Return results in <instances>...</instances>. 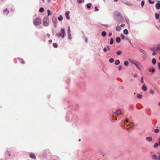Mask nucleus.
Here are the masks:
<instances>
[{
  "mask_svg": "<svg viewBox=\"0 0 160 160\" xmlns=\"http://www.w3.org/2000/svg\"><path fill=\"white\" fill-rule=\"evenodd\" d=\"M141 82L142 83H144V82L143 81V77H141Z\"/></svg>",
  "mask_w": 160,
  "mask_h": 160,
  "instance_id": "nucleus-37",
  "label": "nucleus"
},
{
  "mask_svg": "<svg viewBox=\"0 0 160 160\" xmlns=\"http://www.w3.org/2000/svg\"><path fill=\"white\" fill-rule=\"evenodd\" d=\"M20 62L22 64L24 63V62L23 60L22 59L21 60V61H20Z\"/></svg>",
  "mask_w": 160,
  "mask_h": 160,
  "instance_id": "nucleus-47",
  "label": "nucleus"
},
{
  "mask_svg": "<svg viewBox=\"0 0 160 160\" xmlns=\"http://www.w3.org/2000/svg\"><path fill=\"white\" fill-rule=\"evenodd\" d=\"M155 50L156 51H160V44H158L157 45V46L156 47V48Z\"/></svg>",
  "mask_w": 160,
  "mask_h": 160,
  "instance_id": "nucleus-17",
  "label": "nucleus"
},
{
  "mask_svg": "<svg viewBox=\"0 0 160 160\" xmlns=\"http://www.w3.org/2000/svg\"><path fill=\"white\" fill-rule=\"evenodd\" d=\"M65 35V30L64 28H62L61 30V32L58 33L56 34V35L58 37L61 36L62 37V38H63L64 36Z\"/></svg>",
  "mask_w": 160,
  "mask_h": 160,
  "instance_id": "nucleus-1",
  "label": "nucleus"
},
{
  "mask_svg": "<svg viewBox=\"0 0 160 160\" xmlns=\"http://www.w3.org/2000/svg\"><path fill=\"white\" fill-rule=\"evenodd\" d=\"M68 34L69 36L70 35V32H69V33H68Z\"/></svg>",
  "mask_w": 160,
  "mask_h": 160,
  "instance_id": "nucleus-64",
  "label": "nucleus"
},
{
  "mask_svg": "<svg viewBox=\"0 0 160 160\" xmlns=\"http://www.w3.org/2000/svg\"><path fill=\"white\" fill-rule=\"evenodd\" d=\"M53 46L55 48H57L58 46V44L56 43H53Z\"/></svg>",
  "mask_w": 160,
  "mask_h": 160,
  "instance_id": "nucleus-33",
  "label": "nucleus"
},
{
  "mask_svg": "<svg viewBox=\"0 0 160 160\" xmlns=\"http://www.w3.org/2000/svg\"><path fill=\"white\" fill-rule=\"evenodd\" d=\"M150 93L152 94H153L154 93V91L152 89L150 90Z\"/></svg>",
  "mask_w": 160,
  "mask_h": 160,
  "instance_id": "nucleus-36",
  "label": "nucleus"
},
{
  "mask_svg": "<svg viewBox=\"0 0 160 160\" xmlns=\"http://www.w3.org/2000/svg\"><path fill=\"white\" fill-rule=\"evenodd\" d=\"M158 105L160 106V102H159L158 103Z\"/></svg>",
  "mask_w": 160,
  "mask_h": 160,
  "instance_id": "nucleus-58",
  "label": "nucleus"
},
{
  "mask_svg": "<svg viewBox=\"0 0 160 160\" xmlns=\"http://www.w3.org/2000/svg\"><path fill=\"white\" fill-rule=\"evenodd\" d=\"M113 43V40L112 38H111L110 39V44H112Z\"/></svg>",
  "mask_w": 160,
  "mask_h": 160,
  "instance_id": "nucleus-26",
  "label": "nucleus"
},
{
  "mask_svg": "<svg viewBox=\"0 0 160 160\" xmlns=\"http://www.w3.org/2000/svg\"><path fill=\"white\" fill-rule=\"evenodd\" d=\"M117 117H115V120H117Z\"/></svg>",
  "mask_w": 160,
  "mask_h": 160,
  "instance_id": "nucleus-63",
  "label": "nucleus"
},
{
  "mask_svg": "<svg viewBox=\"0 0 160 160\" xmlns=\"http://www.w3.org/2000/svg\"><path fill=\"white\" fill-rule=\"evenodd\" d=\"M120 62L119 60H116L115 62V64L116 65H118L120 64Z\"/></svg>",
  "mask_w": 160,
  "mask_h": 160,
  "instance_id": "nucleus-19",
  "label": "nucleus"
},
{
  "mask_svg": "<svg viewBox=\"0 0 160 160\" xmlns=\"http://www.w3.org/2000/svg\"><path fill=\"white\" fill-rule=\"evenodd\" d=\"M128 62L127 61H125L124 62V64L126 66H128Z\"/></svg>",
  "mask_w": 160,
  "mask_h": 160,
  "instance_id": "nucleus-29",
  "label": "nucleus"
},
{
  "mask_svg": "<svg viewBox=\"0 0 160 160\" xmlns=\"http://www.w3.org/2000/svg\"><path fill=\"white\" fill-rule=\"evenodd\" d=\"M128 119H127L126 120V122H128Z\"/></svg>",
  "mask_w": 160,
  "mask_h": 160,
  "instance_id": "nucleus-62",
  "label": "nucleus"
},
{
  "mask_svg": "<svg viewBox=\"0 0 160 160\" xmlns=\"http://www.w3.org/2000/svg\"><path fill=\"white\" fill-rule=\"evenodd\" d=\"M116 30L117 31H120L121 30V28L120 26H117L116 27Z\"/></svg>",
  "mask_w": 160,
  "mask_h": 160,
  "instance_id": "nucleus-16",
  "label": "nucleus"
},
{
  "mask_svg": "<svg viewBox=\"0 0 160 160\" xmlns=\"http://www.w3.org/2000/svg\"><path fill=\"white\" fill-rule=\"evenodd\" d=\"M122 53V52L121 51H118L116 52V54L118 55H120Z\"/></svg>",
  "mask_w": 160,
  "mask_h": 160,
  "instance_id": "nucleus-25",
  "label": "nucleus"
},
{
  "mask_svg": "<svg viewBox=\"0 0 160 160\" xmlns=\"http://www.w3.org/2000/svg\"><path fill=\"white\" fill-rule=\"evenodd\" d=\"M106 48H107V50H109L110 49V48L108 46H107Z\"/></svg>",
  "mask_w": 160,
  "mask_h": 160,
  "instance_id": "nucleus-53",
  "label": "nucleus"
},
{
  "mask_svg": "<svg viewBox=\"0 0 160 160\" xmlns=\"http://www.w3.org/2000/svg\"><path fill=\"white\" fill-rule=\"evenodd\" d=\"M7 152V154L8 155V156H10L11 154H10L9 152Z\"/></svg>",
  "mask_w": 160,
  "mask_h": 160,
  "instance_id": "nucleus-54",
  "label": "nucleus"
},
{
  "mask_svg": "<svg viewBox=\"0 0 160 160\" xmlns=\"http://www.w3.org/2000/svg\"><path fill=\"white\" fill-rule=\"evenodd\" d=\"M140 51L144 54L146 53V52L142 49H140Z\"/></svg>",
  "mask_w": 160,
  "mask_h": 160,
  "instance_id": "nucleus-42",
  "label": "nucleus"
},
{
  "mask_svg": "<svg viewBox=\"0 0 160 160\" xmlns=\"http://www.w3.org/2000/svg\"><path fill=\"white\" fill-rule=\"evenodd\" d=\"M148 2L149 3L152 4H153L154 2V1H152L151 0H148Z\"/></svg>",
  "mask_w": 160,
  "mask_h": 160,
  "instance_id": "nucleus-35",
  "label": "nucleus"
},
{
  "mask_svg": "<svg viewBox=\"0 0 160 160\" xmlns=\"http://www.w3.org/2000/svg\"><path fill=\"white\" fill-rule=\"evenodd\" d=\"M124 33L125 34H127L128 33V31L126 29H124L123 31Z\"/></svg>",
  "mask_w": 160,
  "mask_h": 160,
  "instance_id": "nucleus-24",
  "label": "nucleus"
},
{
  "mask_svg": "<svg viewBox=\"0 0 160 160\" xmlns=\"http://www.w3.org/2000/svg\"><path fill=\"white\" fill-rule=\"evenodd\" d=\"M122 66H119L118 67V70L119 71L121 70L122 69Z\"/></svg>",
  "mask_w": 160,
  "mask_h": 160,
  "instance_id": "nucleus-39",
  "label": "nucleus"
},
{
  "mask_svg": "<svg viewBox=\"0 0 160 160\" xmlns=\"http://www.w3.org/2000/svg\"><path fill=\"white\" fill-rule=\"evenodd\" d=\"M85 41L86 42H87V39H86V40H85Z\"/></svg>",
  "mask_w": 160,
  "mask_h": 160,
  "instance_id": "nucleus-61",
  "label": "nucleus"
},
{
  "mask_svg": "<svg viewBox=\"0 0 160 160\" xmlns=\"http://www.w3.org/2000/svg\"><path fill=\"white\" fill-rule=\"evenodd\" d=\"M41 19L39 18H37L33 21V23L35 25H38L41 23Z\"/></svg>",
  "mask_w": 160,
  "mask_h": 160,
  "instance_id": "nucleus-2",
  "label": "nucleus"
},
{
  "mask_svg": "<svg viewBox=\"0 0 160 160\" xmlns=\"http://www.w3.org/2000/svg\"><path fill=\"white\" fill-rule=\"evenodd\" d=\"M158 143H159V145L160 146V140L158 142Z\"/></svg>",
  "mask_w": 160,
  "mask_h": 160,
  "instance_id": "nucleus-60",
  "label": "nucleus"
},
{
  "mask_svg": "<svg viewBox=\"0 0 160 160\" xmlns=\"http://www.w3.org/2000/svg\"><path fill=\"white\" fill-rule=\"evenodd\" d=\"M47 12H48V16L50 15L51 14H50V10H47Z\"/></svg>",
  "mask_w": 160,
  "mask_h": 160,
  "instance_id": "nucleus-41",
  "label": "nucleus"
},
{
  "mask_svg": "<svg viewBox=\"0 0 160 160\" xmlns=\"http://www.w3.org/2000/svg\"><path fill=\"white\" fill-rule=\"evenodd\" d=\"M155 16L156 19H158L159 18V15L158 13H156L155 14Z\"/></svg>",
  "mask_w": 160,
  "mask_h": 160,
  "instance_id": "nucleus-22",
  "label": "nucleus"
},
{
  "mask_svg": "<svg viewBox=\"0 0 160 160\" xmlns=\"http://www.w3.org/2000/svg\"><path fill=\"white\" fill-rule=\"evenodd\" d=\"M112 35V33L111 32H109L108 34V36L109 37L111 36Z\"/></svg>",
  "mask_w": 160,
  "mask_h": 160,
  "instance_id": "nucleus-48",
  "label": "nucleus"
},
{
  "mask_svg": "<svg viewBox=\"0 0 160 160\" xmlns=\"http://www.w3.org/2000/svg\"><path fill=\"white\" fill-rule=\"evenodd\" d=\"M116 41L117 43L120 42L121 41V39L119 37H117L116 38Z\"/></svg>",
  "mask_w": 160,
  "mask_h": 160,
  "instance_id": "nucleus-15",
  "label": "nucleus"
},
{
  "mask_svg": "<svg viewBox=\"0 0 160 160\" xmlns=\"http://www.w3.org/2000/svg\"><path fill=\"white\" fill-rule=\"evenodd\" d=\"M95 11H98L99 10V9H98V7L96 6L95 7Z\"/></svg>",
  "mask_w": 160,
  "mask_h": 160,
  "instance_id": "nucleus-44",
  "label": "nucleus"
},
{
  "mask_svg": "<svg viewBox=\"0 0 160 160\" xmlns=\"http://www.w3.org/2000/svg\"><path fill=\"white\" fill-rule=\"evenodd\" d=\"M47 36L49 38L50 36V35L48 34V33L47 34Z\"/></svg>",
  "mask_w": 160,
  "mask_h": 160,
  "instance_id": "nucleus-52",
  "label": "nucleus"
},
{
  "mask_svg": "<svg viewBox=\"0 0 160 160\" xmlns=\"http://www.w3.org/2000/svg\"><path fill=\"white\" fill-rule=\"evenodd\" d=\"M135 65L139 69L141 70V66L140 64H135Z\"/></svg>",
  "mask_w": 160,
  "mask_h": 160,
  "instance_id": "nucleus-13",
  "label": "nucleus"
},
{
  "mask_svg": "<svg viewBox=\"0 0 160 160\" xmlns=\"http://www.w3.org/2000/svg\"><path fill=\"white\" fill-rule=\"evenodd\" d=\"M152 158L154 160H160V152H158L156 154L152 155Z\"/></svg>",
  "mask_w": 160,
  "mask_h": 160,
  "instance_id": "nucleus-4",
  "label": "nucleus"
},
{
  "mask_svg": "<svg viewBox=\"0 0 160 160\" xmlns=\"http://www.w3.org/2000/svg\"><path fill=\"white\" fill-rule=\"evenodd\" d=\"M114 14L115 16V19L117 21H118V18H122V15L121 13L117 11L115 12Z\"/></svg>",
  "mask_w": 160,
  "mask_h": 160,
  "instance_id": "nucleus-5",
  "label": "nucleus"
},
{
  "mask_svg": "<svg viewBox=\"0 0 160 160\" xmlns=\"http://www.w3.org/2000/svg\"><path fill=\"white\" fill-rule=\"evenodd\" d=\"M144 4V1L143 0L141 2V6H142V7L143 6Z\"/></svg>",
  "mask_w": 160,
  "mask_h": 160,
  "instance_id": "nucleus-38",
  "label": "nucleus"
},
{
  "mask_svg": "<svg viewBox=\"0 0 160 160\" xmlns=\"http://www.w3.org/2000/svg\"><path fill=\"white\" fill-rule=\"evenodd\" d=\"M82 0H77V2L78 3H82Z\"/></svg>",
  "mask_w": 160,
  "mask_h": 160,
  "instance_id": "nucleus-45",
  "label": "nucleus"
},
{
  "mask_svg": "<svg viewBox=\"0 0 160 160\" xmlns=\"http://www.w3.org/2000/svg\"><path fill=\"white\" fill-rule=\"evenodd\" d=\"M114 59L113 58H110L109 59V61L111 63H112L114 62Z\"/></svg>",
  "mask_w": 160,
  "mask_h": 160,
  "instance_id": "nucleus-27",
  "label": "nucleus"
},
{
  "mask_svg": "<svg viewBox=\"0 0 160 160\" xmlns=\"http://www.w3.org/2000/svg\"><path fill=\"white\" fill-rule=\"evenodd\" d=\"M152 63L154 65H155L156 64V59L155 58H153L152 59Z\"/></svg>",
  "mask_w": 160,
  "mask_h": 160,
  "instance_id": "nucleus-21",
  "label": "nucleus"
},
{
  "mask_svg": "<svg viewBox=\"0 0 160 160\" xmlns=\"http://www.w3.org/2000/svg\"><path fill=\"white\" fill-rule=\"evenodd\" d=\"M69 11H67L65 12V15L66 18L67 19L69 20L70 19V17L69 16Z\"/></svg>",
  "mask_w": 160,
  "mask_h": 160,
  "instance_id": "nucleus-8",
  "label": "nucleus"
},
{
  "mask_svg": "<svg viewBox=\"0 0 160 160\" xmlns=\"http://www.w3.org/2000/svg\"><path fill=\"white\" fill-rule=\"evenodd\" d=\"M131 62L132 63H133V64H134V65H135V64H136V63H135V62H133V61H132V62Z\"/></svg>",
  "mask_w": 160,
  "mask_h": 160,
  "instance_id": "nucleus-57",
  "label": "nucleus"
},
{
  "mask_svg": "<svg viewBox=\"0 0 160 160\" xmlns=\"http://www.w3.org/2000/svg\"><path fill=\"white\" fill-rule=\"evenodd\" d=\"M129 128H133L134 126V124L133 123H130L129 124Z\"/></svg>",
  "mask_w": 160,
  "mask_h": 160,
  "instance_id": "nucleus-14",
  "label": "nucleus"
},
{
  "mask_svg": "<svg viewBox=\"0 0 160 160\" xmlns=\"http://www.w3.org/2000/svg\"><path fill=\"white\" fill-rule=\"evenodd\" d=\"M70 27H68V33H69V32H70Z\"/></svg>",
  "mask_w": 160,
  "mask_h": 160,
  "instance_id": "nucleus-49",
  "label": "nucleus"
},
{
  "mask_svg": "<svg viewBox=\"0 0 160 160\" xmlns=\"http://www.w3.org/2000/svg\"><path fill=\"white\" fill-rule=\"evenodd\" d=\"M146 140L148 142H150L152 141V138L150 137H147L146 138Z\"/></svg>",
  "mask_w": 160,
  "mask_h": 160,
  "instance_id": "nucleus-12",
  "label": "nucleus"
},
{
  "mask_svg": "<svg viewBox=\"0 0 160 160\" xmlns=\"http://www.w3.org/2000/svg\"><path fill=\"white\" fill-rule=\"evenodd\" d=\"M30 157L32 159H35L36 158L35 155L33 153H30Z\"/></svg>",
  "mask_w": 160,
  "mask_h": 160,
  "instance_id": "nucleus-11",
  "label": "nucleus"
},
{
  "mask_svg": "<svg viewBox=\"0 0 160 160\" xmlns=\"http://www.w3.org/2000/svg\"><path fill=\"white\" fill-rule=\"evenodd\" d=\"M137 97L140 99H141L142 98V96L140 94H138L137 95Z\"/></svg>",
  "mask_w": 160,
  "mask_h": 160,
  "instance_id": "nucleus-30",
  "label": "nucleus"
},
{
  "mask_svg": "<svg viewBox=\"0 0 160 160\" xmlns=\"http://www.w3.org/2000/svg\"><path fill=\"white\" fill-rule=\"evenodd\" d=\"M92 4L91 3H89L87 5V6L88 8H91V5Z\"/></svg>",
  "mask_w": 160,
  "mask_h": 160,
  "instance_id": "nucleus-28",
  "label": "nucleus"
},
{
  "mask_svg": "<svg viewBox=\"0 0 160 160\" xmlns=\"http://www.w3.org/2000/svg\"><path fill=\"white\" fill-rule=\"evenodd\" d=\"M107 48H104L103 49V51L104 52H107Z\"/></svg>",
  "mask_w": 160,
  "mask_h": 160,
  "instance_id": "nucleus-43",
  "label": "nucleus"
},
{
  "mask_svg": "<svg viewBox=\"0 0 160 160\" xmlns=\"http://www.w3.org/2000/svg\"><path fill=\"white\" fill-rule=\"evenodd\" d=\"M44 10V9L42 8H40L39 10V12H43Z\"/></svg>",
  "mask_w": 160,
  "mask_h": 160,
  "instance_id": "nucleus-32",
  "label": "nucleus"
},
{
  "mask_svg": "<svg viewBox=\"0 0 160 160\" xmlns=\"http://www.w3.org/2000/svg\"><path fill=\"white\" fill-rule=\"evenodd\" d=\"M121 38L122 39H124L125 37L123 35L121 34Z\"/></svg>",
  "mask_w": 160,
  "mask_h": 160,
  "instance_id": "nucleus-40",
  "label": "nucleus"
},
{
  "mask_svg": "<svg viewBox=\"0 0 160 160\" xmlns=\"http://www.w3.org/2000/svg\"><path fill=\"white\" fill-rule=\"evenodd\" d=\"M125 26V24H122L121 25V27H123Z\"/></svg>",
  "mask_w": 160,
  "mask_h": 160,
  "instance_id": "nucleus-51",
  "label": "nucleus"
},
{
  "mask_svg": "<svg viewBox=\"0 0 160 160\" xmlns=\"http://www.w3.org/2000/svg\"><path fill=\"white\" fill-rule=\"evenodd\" d=\"M156 54H157L156 52H154H154H153L152 53V55H156Z\"/></svg>",
  "mask_w": 160,
  "mask_h": 160,
  "instance_id": "nucleus-46",
  "label": "nucleus"
},
{
  "mask_svg": "<svg viewBox=\"0 0 160 160\" xmlns=\"http://www.w3.org/2000/svg\"><path fill=\"white\" fill-rule=\"evenodd\" d=\"M58 19L60 21H61L62 20L63 17L61 15H60L58 17Z\"/></svg>",
  "mask_w": 160,
  "mask_h": 160,
  "instance_id": "nucleus-18",
  "label": "nucleus"
},
{
  "mask_svg": "<svg viewBox=\"0 0 160 160\" xmlns=\"http://www.w3.org/2000/svg\"><path fill=\"white\" fill-rule=\"evenodd\" d=\"M49 19L47 17H44L43 20V25L47 27L49 25Z\"/></svg>",
  "mask_w": 160,
  "mask_h": 160,
  "instance_id": "nucleus-3",
  "label": "nucleus"
},
{
  "mask_svg": "<svg viewBox=\"0 0 160 160\" xmlns=\"http://www.w3.org/2000/svg\"><path fill=\"white\" fill-rule=\"evenodd\" d=\"M158 67L160 69V63H158Z\"/></svg>",
  "mask_w": 160,
  "mask_h": 160,
  "instance_id": "nucleus-50",
  "label": "nucleus"
},
{
  "mask_svg": "<svg viewBox=\"0 0 160 160\" xmlns=\"http://www.w3.org/2000/svg\"><path fill=\"white\" fill-rule=\"evenodd\" d=\"M149 71L150 72H152V73H153L154 72H155V69L154 68H152V69H149Z\"/></svg>",
  "mask_w": 160,
  "mask_h": 160,
  "instance_id": "nucleus-23",
  "label": "nucleus"
},
{
  "mask_svg": "<svg viewBox=\"0 0 160 160\" xmlns=\"http://www.w3.org/2000/svg\"><path fill=\"white\" fill-rule=\"evenodd\" d=\"M106 32L105 31H103L102 33V35L103 37H105L106 35Z\"/></svg>",
  "mask_w": 160,
  "mask_h": 160,
  "instance_id": "nucleus-20",
  "label": "nucleus"
},
{
  "mask_svg": "<svg viewBox=\"0 0 160 160\" xmlns=\"http://www.w3.org/2000/svg\"><path fill=\"white\" fill-rule=\"evenodd\" d=\"M118 1V0H114V2H117Z\"/></svg>",
  "mask_w": 160,
  "mask_h": 160,
  "instance_id": "nucleus-59",
  "label": "nucleus"
},
{
  "mask_svg": "<svg viewBox=\"0 0 160 160\" xmlns=\"http://www.w3.org/2000/svg\"><path fill=\"white\" fill-rule=\"evenodd\" d=\"M138 76V75L137 74H135L134 75V77H137Z\"/></svg>",
  "mask_w": 160,
  "mask_h": 160,
  "instance_id": "nucleus-55",
  "label": "nucleus"
},
{
  "mask_svg": "<svg viewBox=\"0 0 160 160\" xmlns=\"http://www.w3.org/2000/svg\"><path fill=\"white\" fill-rule=\"evenodd\" d=\"M142 89L144 91H146L147 90L148 88L146 86H145V83H144L143 85L142 86Z\"/></svg>",
  "mask_w": 160,
  "mask_h": 160,
  "instance_id": "nucleus-9",
  "label": "nucleus"
},
{
  "mask_svg": "<svg viewBox=\"0 0 160 160\" xmlns=\"http://www.w3.org/2000/svg\"><path fill=\"white\" fill-rule=\"evenodd\" d=\"M121 114V111L120 110H117L116 112H113V115H117L118 116H119Z\"/></svg>",
  "mask_w": 160,
  "mask_h": 160,
  "instance_id": "nucleus-7",
  "label": "nucleus"
},
{
  "mask_svg": "<svg viewBox=\"0 0 160 160\" xmlns=\"http://www.w3.org/2000/svg\"><path fill=\"white\" fill-rule=\"evenodd\" d=\"M9 12V11L7 9V8L5 10H3V12L4 14H6V15L8 14V13Z\"/></svg>",
  "mask_w": 160,
  "mask_h": 160,
  "instance_id": "nucleus-10",
  "label": "nucleus"
},
{
  "mask_svg": "<svg viewBox=\"0 0 160 160\" xmlns=\"http://www.w3.org/2000/svg\"><path fill=\"white\" fill-rule=\"evenodd\" d=\"M52 40H49V42L50 43H52Z\"/></svg>",
  "mask_w": 160,
  "mask_h": 160,
  "instance_id": "nucleus-56",
  "label": "nucleus"
},
{
  "mask_svg": "<svg viewBox=\"0 0 160 160\" xmlns=\"http://www.w3.org/2000/svg\"><path fill=\"white\" fill-rule=\"evenodd\" d=\"M154 132L156 133H158L159 132V130L158 129H155L154 130Z\"/></svg>",
  "mask_w": 160,
  "mask_h": 160,
  "instance_id": "nucleus-34",
  "label": "nucleus"
},
{
  "mask_svg": "<svg viewBox=\"0 0 160 160\" xmlns=\"http://www.w3.org/2000/svg\"><path fill=\"white\" fill-rule=\"evenodd\" d=\"M52 22L54 23V25H56L57 21V18L55 17H52Z\"/></svg>",
  "mask_w": 160,
  "mask_h": 160,
  "instance_id": "nucleus-6",
  "label": "nucleus"
},
{
  "mask_svg": "<svg viewBox=\"0 0 160 160\" xmlns=\"http://www.w3.org/2000/svg\"><path fill=\"white\" fill-rule=\"evenodd\" d=\"M159 144L158 143H156L154 144L153 147L154 148H157Z\"/></svg>",
  "mask_w": 160,
  "mask_h": 160,
  "instance_id": "nucleus-31",
  "label": "nucleus"
}]
</instances>
